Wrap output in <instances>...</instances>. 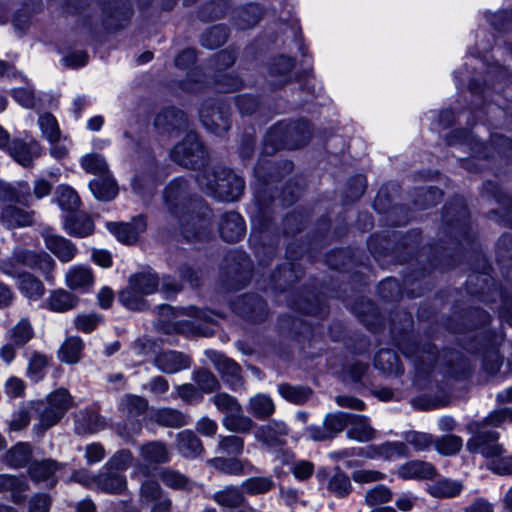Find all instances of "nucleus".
I'll use <instances>...</instances> for the list:
<instances>
[{"label":"nucleus","instance_id":"nucleus-1","mask_svg":"<svg viewBox=\"0 0 512 512\" xmlns=\"http://www.w3.org/2000/svg\"><path fill=\"white\" fill-rule=\"evenodd\" d=\"M506 422H512V408L494 410L484 420L472 423L469 429L473 436L467 442L468 450L485 458L502 455L504 449L498 443L499 434L489 427H500Z\"/></svg>","mask_w":512,"mask_h":512},{"label":"nucleus","instance_id":"nucleus-2","mask_svg":"<svg viewBox=\"0 0 512 512\" xmlns=\"http://www.w3.org/2000/svg\"><path fill=\"white\" fill-rule=\"evenodd\" d=\"M187 200V181L181 178L171 181L164 191V201L170 213L179 217L182 233L184 237L190 241L201 237V232L196 229V225L199 224L200 228H204L205 220L199 215L184 211Z\"/></svg>","mask_w":512,"mask_h":512},{"label":"nucleus","instance_id":"nucleus-3","mask_svg":"<svg viewBox=\"0 0 512 512\" xmlns=\"http://www.w3.org/2000/svg\"><path fill=\"white\" fill-rule=\"evenodd\" d=\"M19 266L38 271L48 284H54L56 263L48 253L17 246L9 258L0 261V272L8 277H15L19 273Z\"/></svg>","mask_w":512,"mask_h":512},{"label":"nucleus","instance_id":"nucleus-4","mask_svg":"<svg viewBox=\"0 0 512 512\" xmlns=\"http://www.w3.org/2000/svg\"><path fill=\"white\" fill-rule=\"evenodd\" d=\"M196 180L202 190L221 201H235L243 193L244 180L229 169L209 171L205 169L199 173Z\"/></svg>","mask_w":512,"mask_h":512},{"label":"nucleus","instance_id":"nucleus-5","mask_svg":"<svg viewBox=\"0 0 512 512\" xmlns=\"http://www.w3.org/2000/svg\"><path fill=\"white\" fill-rule=\"evenodd\" d=\"M74 406V399L65 388L50 392L44 400L36 403L37 420L33 430L37 435L58 424L67 411Z\"/></svg>","mask_w":512,"mask_h":512},{"label":"nucleus","instance_id":"nucleus-6","mask_svg":"<svg viewBox=\"0 0 512 512\" xmlns=\"http://www.w3.org/2000/svg\"><path fill=\"white\" fill-rule=\"evenodd\" d=\"M310 137L309 124L301 121L297 124H277L272 127L265 136V152L279 149H296L303 146Z\"/></svg>","mask_w":512,"mask_h":512},{"label":"nucleus","instance_id":"nucleus-7","mask_svg":"<svg viewBox=\"0 0 512 512\" xmlns=\"http://www.w3.org/2000/svg\"><path fill=\"white\" fill-rule=\"evenodd\" d=\"M158 285L157 275L151 270L133 274L127 287L119 293V301L128 309L141 310L145 306L144 297L153 294Z\"/></svg>","mask_w":512,"mask_h":512},{"label":"nucleus","instance_id":"nucleus-8","mask_svg":"<svg viewBox=\"0 0 512 512\" xmlns=\"http://www.w3.org/2000/svg\"><path fill=\"white\" fill-rule=\"evenodd\" d=\"M170 157L172 161L183 167L195 169L204 164L206 153L197 134L191 131L173 147Z\"/></svg>","mask_w":512,"mask_h":512},{"label":"nucleus","instance_id":"nucleus-9","mask_svg":"<svg viewBox=\"0 0 512 512\" xmlns=\"http://www.w3.org/2000/svg\"><path fill=\"white\" fill-rule=\"evenodd\" d=\"M5 152L16 163L27 168L33 166L34 161L42 155L43 148L31 137L14 138Z\"/></svg>","mask_w":512,"mask_h":512},{"label":"nucleus","instance_id":"nucleus-10","mask_svg":"<svg viewBox=\"0 0 512 512\" xmlns=\"http://www.w3.org/2000/svg\"><path fill=\"white\" fill-rule=\"evenodd\" d=\"M65 466L64 463L53 459H44L32 462L28 472L34 482L43 483L46 487H54L58 482L57 473Z\"/></svg>","mask_w":512,"mask_h":512},{"label":"nucleus","instance_id":"nucleus-11","mask_svg":"<svg viewBox=\"0 0 512 512\" xmlns=\"http://www.w3.org/2000/svg\"><path fill=\"white\" fill-rule=\"evenodd\" d=\"M212 361L222 380L232 391H238L244 387L241 367L234 360L218 354Z\"/></svg>","mask_w":512,"mask_h":512},{"label":"nucleus","instance_id":"nucleus-12","mask_svg":"<svg viewBox=\"0 0 512 512\" xmlns=\"http://www.w3.org/2000/svg\"><path fill=\"white\" fill-rule=\"evenodd\" d=\"M289 433L285 422L273 420L261 425L255 431V439L268 447H276L284 444V437Z\"/></svg>","mask_w":512,"mask_h":512},{"label":"nucleus","instance_id":"nucleus-13","mask_svg":"<svg viewBox=\"0 0 512 512\" xmlns=\"http://www.w3.org/2000/svg\"><path fill=\"white\" fill-rule=\"evenodd\" d=\"M12 278L21 295L30 301L40 300L46 292L43 282L31 272L20 271Z\"/></svg>","mask_w":512,"mask_h":512},{"label":"nucleus","instance_id":"nucleus-14","mask_svg":"<svg viewBox=\"0 0 512 512\" xmlns=\"http://www.w3.org/2000/svg\"><path fill=\"white\" fill-rule=\"evenodd\" d=\"M108 227L118 241L124 244H133L145 231L146 220L143 216H137L129 223H111Z\"/></svg>","mask_w":512,"mask_h":512},{"label":"nucleus","instance_id":"nucleus-15","mask_svg":"<svg viewBox=\"0 0 512 512\" xmlns=\"http://www.w3.org/2000/svg\"><path fill=\"white\" fill-rule=\"evenodd\" d=\"M245 228L244 219L235 211L225 213L219 223L221 238L231 243L239 241L244 236Z\"/></svg>","mask_w":512,"mask_h":512},{"label":"nucleus","instance_id":"nucleus-16","mask_svg":"<svg viewBox=\"0 0 512 512\" xmlns=\"http://www.w3.org/2000/svg\"><path fill=\"white\" fill-rule=\"evenodd\" d=\"M43 236L46 248L60 261L70 262L75 257L77 248L70 240L50 231H45Z\"/></svg>","mask_w":512,"mask_h":512},{"label":"nucleus","instance_id":"nucleus-17","mask_svg":"<svg viewBox=\"0 0 512 512\" xmlns=\"http://www.w3.org/2000/svg\"><path fill=\"white\" fill-rule=\"evenodd\" d=\"M207 464L221 473L228 475H243L253 471V465L246 459L237 457H214Z\"/></svg>","mask_w":512,"mask_h":512},{"label":"nucleus","instance_id":"nucleus-18","mask_svg":"<svg viewBox=\"0 0 512 512\" xmlns=\"http://www.w3.org/2000/svg\"><path fill=\"white\" fill-rule=\"evenodd\" d=\"M157 369L166 374H174L189 367V359L178 351H163L154 358Z\"/></svg>","mask_w":512,"mask_h":512},{"label":"nucleus","instance_id":"nucleus-19","mask_svg":"<svg viewBox=\"0 0 512 512\" xmlns=\"http://www.w3.org/2000/svg\"><path fill=\"white\" fill-rule=\"evenodd\" d=\"M74 418V430L78 435L93 434L105 427V420L91 409L80 410Z\"/></svg>","mask_w":512,"mask_h":512},{"label":"nucleus","instance_id":"nucleus-20","mask_svg":"<svg viewBox=\"0 0 512 512\" xmlns=\"http://www.w3.org/2000/svg\"><path fill=\"white\" fill-rule=\"evenodd\" d=\"M155 126L167 133L183 130L187 128V117L178 109L167 108L156 116Z\"/></svg>","mask_w":512,"mask_h":512},{"label":"nucleus","instance_id":"nucleus-21","mask_svg":"<svg viewBox=\"0 0 512 512\" xmlns=\"http://www.w3.org/2000/svg\"><path fill=\"white\" fill-rule=\"evenodd\" d=\"M366 455L369 458L379 457L385 460H392L400 457H408L410 455V450L404 442H385L380 445H372L368 447Z\"/></svg>","mask_w":512,"mask_h":512},{"label":"nucleus","instance_id":"nucleus-22","mask_svg":"<svg viewBox=\"0 0 512 512\" xmlns=\"http://www.w3.org/2000/svg\"><path fill=\"white\" fill-rule=\"evenodd\" d=\"M96 489L107 494H121L127 489V480L123 473L111 470L97 475Z\"/></svg>","mask_w":512,"mask_h":512},{"label":"nucleus","instance_id":"nucleus-23","mask_svg":"<svg viewBox=\"0 0 512 512\" xmlns=\"http://www.w3.org/2000/svg\"><path fill=\"white\" fill-rule=\"evenodd\" d=\"M397 475L405 480L408 479H431L436 475V469L428 462L412 460L402 464Z\"/></svg>","mask_w":512,"mask_h":512},{"label":"nucleus","instance_id":"nucleus-24","mask_svg":"<svg viewBox=\"0 0 512 512\" xmlns=\"http://www.w3.org/2000/svg\"><path fill=\"white\" fill-rule=\"evenodd\" d=\"M0 221L7 229L26 227L32 224L31 212L15 205H6L1 212Z\"/></svg>","mask_w":512,"mask_h":512},{"label":"nucleus","instance_id":"nucleus-25","mask_svg":"<svg viewBox=\"0 0 512 512\" xmlns=\"http://www.w3.org/2000/svg\"><path fill=\"white\" fill-rule=\"evenodd\" d=\"M139 455L147 464H165L170 460V452L165 443L149 441L139 447Z\"/></svg>","mask_w":512,"mask_h":512},{"label":"nucleus","instance_id":"nucleus-26","mask_svg":"<svg viewBox=\"0 0 512 512\" xmlns=\"http://www.w3.org/2000/svg\"><path fill=\"white\" fill-rule=\"evenodd\" d=\"M347 437L357 442H368L375 438V430L367 417L350 414Z\"/></svg>","mask_w":512,"mask_h":512},{"label":"nucleus","instance_id":"nucleus-27","mask_svg":"<svg viewBox=\"0 0 512 512\" xmlns=\"http://www.w3.org/2000/svg\"><path fill=\"white\" fill-rule=\"evenodd\" d=\"M176 450L185 458H196L203 452V445L191 430H183L177 434Z\"/></svg>","mask_w":512,"mask_h":512},{"label":"nucleus","instance_id":"nucleus-28","mask_svg":"<svg viewBox=\"0 0 512 512\" xmlns=\"http://www.w3.org/2000/svg\"><path fill=\"white\" fill-rule=\"evenodd\" d=\"M51 361V356L38 351L31 352L27 359V378L34 383L42 381Z\"/></svg>","mask_w":512,"mask_h":512},{"label":"nucleus","instance_id":"nucleus-29","mask_svg":"<svg viewBox=\"0 0 512 512\" xmlns=\"http://www.w3.org/2000/svg\"><path fill=\"white\" fill-rule=\"evenodd\" d=\"M247 412L258 420H265L275 412V404L270 396L256 394L247 403Z\"/></svg>","mask_w":512,"mask_h":512},{"label":"nucleus","instance_id":"nucleus-30","mask_svg":"<svg viewBox=\"0 0 512 512\" xmlns=\"http://www.w3.org/2000/svg\"><path fill=\"white\" fill-rule=\"evenodd\" d=\"M93 195L101 201H109L118 194V187L112 175L95 178L89 182Z\"/></svg>","mask_w":512,"mask_h":512},{"label":"nucleus","instance_id":"nucleus-31","mask_svg":"<svg viewBox=\"0 0 512 512\" xmlns=\"http://www.w3.org/2000/svg\"><path fill=\"white\" fill-rule=\"evenodd\" d=\"M77 298L64 289H57L50 293L45 301V307L53 312L63 313L76 306Z\"/></svg>","mask_w":512,"mask_h":512},{"label":"nucleus","instance_id":"nucleus-32","mask_svg":"<svg viewBox=\"0 0 512 512\" xmlns=\"http://www.w3.org/2000/svg\"><path fill=\"white\" fill-rule=\"evenodd\" d=\"M212 499L220 506L226 508H238L245 502L241 487L229 485L215 492Z\"/></svg>","mask_w":512,"mask_h":512},{"label":"nucleus","instance_id":"nucleus-33","mask_svg":"<svg viewBox=\"0 0 512 512\" xmlns=\"http://www.w3.org/2000/svg\"><path fill=\"white\" fill-rule=\"evenodd\" d=\"M462 489L461 482L443 478L429 484L427 492L434 498H453L458 496Z\"/></svg>","mask_w":512,"mask_h":512},{"label":"nucleus","instance_id":"nucleus-34","mask_svg":"<svg viewBox=\"0 0 512 512\" xmlns=\"http://www.w3.org/2000/svg\"><path fill=\"white\" fill-rule=\"evenodd\" d=\"M222 425L230 432L248 434L252 430L254 422L250 417L244 415L241 406L239 411L224 415Z\"/></svg>","mask_w":512,"mask_h":512},{"label":"nucleus","instance_id":"nucleus-35","mask_svg":"<svg viewBox=\"0 0 512 512\" xmlns=\"http://www.w3.org/2000/svg\"><path fill=\"white\" fill-rule=\"evenodd\" d=\"M278 392L286 401L295 405L304 404L313 394L312 389L307 386L291 385L288 383L279 384Z\"/></svg>","mask_w":512,"mask_h":512},{"label":"nucleus","instance_id":"nucleus-36","mask_svg":"<svg viewBox=\"0 0 512 512\" xmlns=\"http://www.w3.org/2000/svg\"><path fill=\"white\" fill-rule=\"evenodd\" d=\"M83 350V342L81 338L72 336L68 337L60 346L57 356L58 359L66 364H75L81 358Z\"/></svg>","mask_w":512,"mask_h":512},{"label":"nucleus","instance_id":"nucleus-37","mask_svg":"<svg viewBox=\"0 0 512 512\" xmlns=\"http://www.w3.org/2000/svg\"><path fill=\"white\" fill-rule=\"evenodd\" d=\"M200 119L203 125L216 135H222L230 128L228 116L219 110H212L209 114L202 109Z\"/></svg>","mask_w":512,"mask_h":512},{"label":"nucleus","instance_id":"nucleus-38","mask_svg":"<svg viewBox=\"0 0 512 512\" xmlns=\"http://www.w3.org/2000/svg\"><path fill=\"white\" fill-rule=\"evenodd\" d=\"M66 232L72 236L85 237L93 232V222L87 215H68L64 220Z\"/></svg>","mask_w":512,"mask_h":512},{"label":"nucleus","instance_id":"nucleus-39","mask_svg":"<svg viewBox=\"0 0 512 512\" xmlns=\"http://www.w3.org/2000/svg\"><path fill=\"white\" fill-rule=\"evenodd\" d=\"M66 284L71 289H85L92 285V271L84 266H74L65 276Z\"/></svg>","mask_w":512,"mask_h":512},{"label":"nucleus","instance_id":"nucleus-40","mask_svg":"<svg viewBox=\"0 0 512 512\" xmlns=\"http://www.w3.org/2000/svg\"><path fill=\"white\" fill-rule=\"evenodd\" d=\"M244 450V440L235 435H219L216 445V453L237 457Z\"/></svg>","mask_w":512,"mask_h":512},{"label":"nucleus","instance_id":"nucleus-41","mask_svg":"<svg viewBox=\"0 0 512 512\" xmlns=\"http://www.w3.org/2000/svg\"><path fill=\"white\" fill-rule=\"evenodd\" d=\"M403 353L409 357L414 358L415 365L421 369L425 366H431L436 361L435 347L428 345L427 347L413 346L412 349L402 348Z\"/></svg>","mask_w":512,"mask_h":512},{"label":"nucleus","instance_id":"nucleus-42","mask_svg":"<svg viewBox=\"0 0 512 512\" xmlns=\"http://www.w3.org/2000/svg\"><path fill=\"white\" fill-rule=\"evenodd\" d=\"M28 489L27 480L24 477H16L8 474L0 475V492H12L13 501H22L21 493Z\"/></svg>","mask_w":512,"mask_h":512},{"label":"nucleus","instance_id":"nucleus-43","mask_svg":"<svg viewBox=\"0 0 512 512\" xmlns=\"http://www.w3.org/2000/svg\"><path fill=\"white\" fill-rule=\"evenodd\" d=\"M32 458V447L28 443L20 442L6 453L7 463L15 468L26 466Z\"/></svg>","mask_w":512,"mask_h":512},{"label":"nucleus","instance_id":"nucleus-44","mask_svg":"<svg viewBox=\"0 0 512 512\" xmlns=\"http://www.w3.org/2000/svg\"><path fill=\"white\" fill-rule=\"evenodd\" d=\"M375 367L385 373L399 375L401 366L395 352L389 349L380 350L375 356Z\"/></svg>","mask_w":512,"mask_h":512},{"label":"nucleus","instance_id":"nucleus-45","mask_svg":"<svg viewBox=\"0 0 512 512\" xmlns=\"http://www.w3.org/2000/svg\"><path fill=\"white\" fill-rule=\"evenodd\" d=\"M328 491L339 498L347 497L352 491L350 478L339 468L329 478L327 483Z\"/></svg>","mask_w":512,"mask_h":512},{"label":"nucleus","instance_id":"nucleus-46","mask_svg":"<svg viewBox=\"0 0 512 512\" xmlns=\"http://www.w3.org/2000/svg\"><path fill=\"white\" fill-rule=\"evenodd\" d=\"M9 335L10 340L21 348L34 337V329L27 318H22L11 328Z\"/></svg>","mask_w":512,"mask_h":512},{"label":"nucleus","instance_id":"nucleus-47","mask_svg":"<svg viewBox=\"0 0 512 512\" xmlns=\"http://www.w3.org/2000/svg\"><path fill=\"white\" fill-rule=\"evenodd\" d=\"M155 421L166 427L178 428L188 424L187 418L180 411L172 408H161L154 414Z\"/></svg>","mask_w":512,"mask_h":512},{"label":"nucleus","instance_id":"nucleus-48","mask_svg":"<svg viewBox=\"0 0 512 512\" xmlns=\"http://www.w3.org/2000/svg\"><path fill=\"white\" fill-rule=\"evenodd\" d=\"M159 479L162 483L174 490L191 489V481L189 478L172 468H164L159 472Z\"/></svg>","mask_w":512,"mask_h":512},{"label":"nucleus","instance_id":"nucleus-49","mask_svg":"<svg viewBox=\"0 0 512 512\" xmlns=\"http://www.w3.org/2000/svg\"><path fill=\"white\" fill-rule=\"evenodd\" d=\"M81 166L87 173L95 175L96 178L111 174L105 158L100 154L84 156L81 160Z\"/></svg>","mask_w":512,"mask_h":512},{"label":"nucleus","instance_id":"nucleus-50","mask_svg":"<svg viewBox=\"0 0 512 512\" xmlns=\"http://www.w3.org/2000/svg\"><path fill=\"white\" fill-rule=\"evenodd\" d=\"M274 487V482L269 476L250 477L241 484L243 493L248 495H260L269 492Z\"/></svg>","mask_w":512,"mask_h":512},{"label":"nucleus","instance_id":"nucleus-51","mask_svg":"<svg viewBox=\"0 0 512 512\" xmlns=\"http://www.w3.org/2000/svg\"><path fill=\"white\" fill-rule=\"evenodd\" d=\"M192 380L201 393H212L220 388L216 376L207 369H199L192 373Z\"/></svg>","mask_w":512,"mask_h":512},{"label":"nucleus","instance_id":"nucleus-52","mask_svg":"<svg viewBox=\"0 0 512 512\" xmlns=\"http://www.w3.org/2000/svg\"><path fill=\"white\" fill-rule=\"evenodd\" d=\"M58 204L62 210L72 215L80 206V197L77 192L69 186H60L57 190Z\"/></svg>","mask_w":512,"mask_h":512},{"label":"nucleus","instance_id":"nucleus-53","mask_svg":"<svg viewBox=\"0 0 512 512\" xmlns=\"http://www.w3.org/2000/svg\"><path fill=\"white\" fill-rule=\"evenodd\" d=\"M142 424L138 418L129 417L115 425L116 434L125 442H133L134 438L140 434Z\"/></svg>","mask_w":512,"mask_h":512},{"label":"nucleus","instance_id":"nucleus-54","mask_svg":"<svg viewBox=\"0 0 512 512\" xmlns=\"http://www.w3.org/2000/svg\"><path fill=\"white\" fill-rule=\"evenodd\" d=\"M121 408L126 416L137 418L146 412L148 402L141 396L128 394L122 398Z\"/></svg>","mask_w":512,"mask_h":512},{"label":"nucleus","instance_id":"nucleus-55","mask_svg":"<svg viewBox=\"0 0 512 512\" xmlns=\"http://www.w3.org/2000/svg\"><path fill=\"white\" fill-rule=\"evenodd\" d=\"M164 494L160 484L153 479H145L139 488V502L148 505L159 500Z\"/></svg>","mask_w":512,"mask_h":512},{"label":"nucleus","instance_id":"nucleus-56","mask_svg":"<svg viewBox=\"0 0 512 512\" xmlns=\"http://www.w3.org/2000/svg\"><path fill=\"white\" fill-rule=\"evenodd\" d=\"M294 67V60L287 56H278L272 60L269 65L271 76H279L278 85H283L288 81V74Z\"/></svg>","mask_w":512,"mask_h":512},{"label":"nucleus","instance_id":"nucleus-57","mask_svg":"<svg viewBox=\"0 0 512 512\" xmlns=\"http://www.w3.org/2000/svg\"><path fill=\"white\" fill-rule=\"evenodd\" d=\"M38 125L42 135L50 142H58L60 138V129L56 118L50 113H43L38 118Z\"/></svg>","mask_w":512,"mask_h":512},{"label":"nucleus","instance_id":"nucleus-58","mask_svg":"<svg viewBox=\"0 0 512 512\" xmlns=\"http://www.w3.org/2000/svg\"><path fill=\"white\" fill-rule=\"evenodd\" d=\"M240 303L244 306H247V310L243 309V314H246L254 321L262 320L266 310V303L260 297L254 295H245L242 297Z\"/></svg>","mask_w":512,"mask_h":512},{"label":"nucleus","instance_id":"nucleus-59","mask_svg":"<svg viewBox=\"0 0 512 512\" xmlns=\"http://www.w3.org/2000/svg\"><path fill=\"white\" fill-rule=\"evenodd\" d=\"M350 414L344 412L330 413L324 419V426L327 428L331 438L333 439L337 434L342 432L348 427Z\"/></svg>","mask_w":512,"mask_h":512},{"label":"nucleus","instance_id":"nucleus-60","mask_svg":"<svg viewBox=\"0 0 512 512\" xmlns=\"http://www.w3.org/2000/svg\"><path fill=\"white\" fill-rule=\"evenodd\" d=\"M463 441L456 435H445L434 440L435 449L442 455H453L460 451Z\"/></svg>","mask_w":512,"mask_h":512},{"label":"nucleus","instance_id":"nucleus-61","mask_svg":"<svg viewBox=\"0 0 512 512\" xmlns=\"http://www.w3.org/2000/svg\"><path fill=\"white\" fill-rule=\"evenodd\" d=\"M133 461V454L128 449H121L113 454V456L105 464L104 469L117 471L122 473Z\"/></svg>","mask_w":512,"mask_h":512},{"label":"nucleus","instance_id":"nucleus-62","mask_svg":"<svg viewBox=\"0 0 512 512\" xmlns=\"http://www.w3.org/2000/svg\"><path fill=\"white\" fill-rule=\"evenodd\" d=\"M404 439V443L411 445L417 452L429 450L434 445V439L428 433L410 431L405 434Z\"/></svg>","mask_w":512,"mask_h":512},{"label":"nucleus","instance_id":"nucleus-63","mask_svg":"<svg viewBox=\"0 0 512 512\" xmlns=\"http://www.w3.org/2000/svg\"><path fill=\"white\" fill-rule=\"evenodd\" d=\"M392 499L391 490L382 484L376 485L369 490H367L365 494V503L368 506H377L380 504H385Z\"/></svg>","mask_w":512,"mask_h":512},{"label":"nucleus","instance_id":"nucleus-64","mask_svg":"<svg viewBox=\"0 0 512 512\" xmlns=\"http://www.w3.org/2000/svg\"><path fill=\"white\" fill-rule=\"evenodd\" d=\"M210 401L216 406V408L220 411L225 413V415H229V413H232L234 411L240 410V403L238 400L229 395L225 392H220L215 394Z\"/></svg>","mask_w":512,"mask_h":512}]
</instances>
